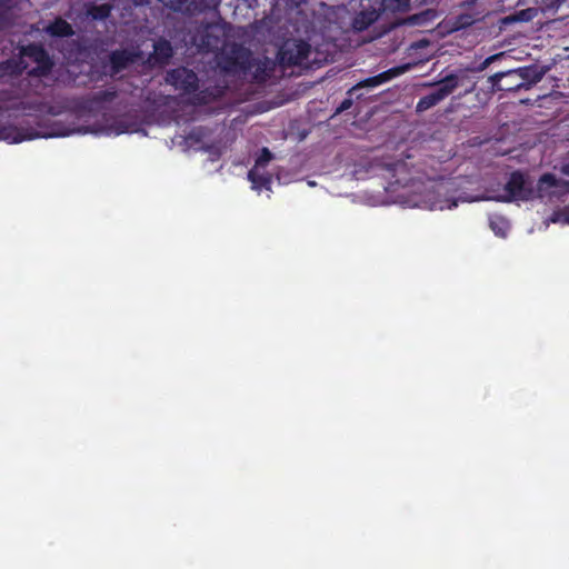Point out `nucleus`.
Masks as SVG:
<instances>
[{
	"instance_id": "obj_33",
	"label": "nucleus",
	"mask_w": 569,
	"mask_h": 569,
	"mask_svg": "<svg viewBox=\"0 0 569 569\" xmlns=\"http://www.w3.org/2000/svg\"><path fill=\"white\" fill-rule=\"evenodd\" d=\"M456 206H457V202L452 201V203L448 208L450 209V208L456 207Z\"/></svg>"
},
{
	"instance_id": "obj_22",
	"label": "nucleus",
	"mask_w": 569,
	"mask_h": 569,
	"mask_svg": "<svg viewBox=\"0 0 569 569\" xmlns=\"http://www.w3.org/2000/svg\"><path fill=\"white\" fill-rule=\"evenodd\" d=\"M112 7L108 3L94 4L89 10V16L94 20H104L111 13Z\"/></svg>"
},
{
	"instance_id": "obj_15",
	"label": "nucleus",
	"mask_w": 569,
	"mask_h": 569,
	"mask_svg": "<svg viewBox=\"0 0 569 569\" xmlns=\"http://www.w3.org/2000/svg\"><path fill=\"white\" fill-rule=\"evenodd\" d=\"M274 71V62L268 58L263 60H256L253 58L251 71H249L252 76V81L254 83L261 84L267 82Z\"/></svg>"
},
{
	"instance_id": "obj_5",
	"label": "nucleus",
	"mask_w": 569,
	"mask_h": 569,
	"mask_svg": "<svg viewBox=\"0 0 569 569\" xmlns=\"http://www.w3.org/2000/svg\"><path fill=\"white\" fill-rule=\"evenodd\" d=\"M409 69H410L409 64L397 66V67L390 68L377 76L369 77V78L358 82L357 84H355L352 88H350L347 91L348 97L345 98L340 102V104L337 107L336 114L347 111L348 109H350L352 107V104H353L352 96L356 94L358 90H360L362 88L379 87L380 84L386 83V82L392 80L393 78H397V77L403 74Z\"/></svg>"
},
{
	"instance_id": "obj_21",
	"label": "nucleus",
	"mask_w": 569,
	"mask_h": 569,
	"mask_svg": "<svg viewBox=\"0 0 569 569\" xmlns=\"http://www.w3.org/2000/svg\"><path fill=\"white\" fill-rule=\"evenodd\" d=\"M489 224L495 234L499 237H506L510 229L509 221L502 216L491 217Z\"/></svg>"
},
{
	"instance_id": "obj_32",
	"label": "nucleus",
	"mask_w": 569,
	"mask_h": 569,
	"mask_svg": "<svg viewBox=\"0 0 569 569\" xmlns=\"http://www.w3.org/2000/svg\"><path fill=\"white\" fill-rule=\"evenodd\" d=\"M147 1H148V0H134V3H136V4H141V3L147 2Z\"/></svg>"
},
{
	"instance_id": "obj_26",
	"label": "nucleus",
	"mask_w": 569,
	"mask_h": 569,
	"mask_svg": "<svg viewBox=\"0 0 569 569\" xmlns=\"http://www.w3.org/2000/svg\"><path fill=\"white\" fill-rule=\"evenodd\" d=\"M272 157L273 156L268 148H262L260 154L256 159V166H254L256 168L254 169H257L259 167H266L268 164V162L272 159Z\"/></svg>"
},
{
	"instance_id": "obj_27",
	"label": "nucleus",
	"mask_w": 569,
	"mask_h": 569,
	"mask_svg": "<svg viewBox=\"0 0 569 569\" xmlns=\"http://www.w3.org/2000/svg\"><path fill=\"white\" fill-rule=\"evenodd\" d=\"M499 57H500V54L490 56V57L486 58L483 61H481L478 66L471 67L468 70L473 71V72L483 71L491 64V62L493 60L498 59Z\"/></svg>"
},
{
	"instance_id": "obj_29",
	"label": "nucleus",
	"mask_w": 569,
	"mask_h": 569,
	"mask_svg": "<svg viewBox=\"0 0 569 569\" xmlns=\"http://www.w3.org/2000/svg\"><path fill=\"white\" fill-rule=\"evenodd\" d=\"M476 2H477V0H465V1L460 2L459 6L461 8L469 9V8L473 7Z\"/></svg>"
},
{
	"instance_id": "obj_30",
	"label": "nucleus",
	"mask_w": 569,
	"mask_h": 569,
	"mask_svg": "<svg viewBox=\"0 0 569 569\" xmlns=\"http://www.w3.org/2000/svg\"><path fill=\"white\" fill-rule=\"evenodd\" d=\"M2 97H0V100H9V97H6V92L0 93Z\"/></svg>"
},
{
	"instance_id": "obj_28",
	"label": "nucleus",
	"mask_w": 569,
	"mask_h": 569,
	"mask_svg": "<svg viewBox=\"0 0 569 569\" xmlns=\"http://www.w3.org/2000/svg\"><path fill=\"white\" fill-rule=\"evenodd\" d=\"M569 193V181L566 188H552L550 199L548 201L559 200L562 196Z\"/></svg>"
},
{
	"instance_id": "obj_8",
	"label": "nucleus",
	"mask_w": 569,
	"mask_h": 569,
	"mask_svg": "<svg viewBox=\"0 0 569 569\" xmlns=\"http://www.w3.org/2000/svg\"><path fill=\"white\" fill-rule=\"evenodd\" d=\"M20 53L37 63L34 68L28 71L31 77H46L53 68V61L49 53L40 43H29L21 48Z\"/></svg>"
},
{
	"instance_id": "obj_7",
	"label": "nucleus",
	"mask_w": 569,
	"mask_h": 569,
	"mask_svg": "<svg viewBox=\"0 0 569 569\" xmlns=\"http://www.w3.org/2000/svg\"><path fill=\"white\" fill-rule=\"evenodd\" d=\"M458 86L459 79L457 74L451 73L446 76L441 81H439L438 87L433 91L419 99L416 106V111L419 113L425 112L437 106L451 94Z\"/></svg>"
},
{
	"instance_id": "obj_18",
	"label": "nucleus",
	"mask_w": 569,
	"mask_h": 569,
	"mask_svg": "<svg viewBox=\"0 0 569 569\" xmlns=\"http://www.w3.org/2000/svg\"><path fill=\"white\" fill-rule=\"evenodd\" d=\"M46 32L51 37L64 38L73 34V29L69 22L62 18H56L46 27Z\"/></svg>"
},
{
	"instance_id": "obj_25",
	"label": "nucleus",
	"mask_w": 569,
	"mask_h": 569,
	"mask_svg": "<svg viewBox=\"0 0 569 569\" xmlns=\"http://www.w3.org/2000/svg\"><path fill=\"white\" fill-rule=\"evenodd\" d=\"M382 3L391 11H405L409 7V0H382Z\"/></svg>"
},
{
	"instance_id": "obj_1",
	"label": "nucleus",
	"mask_w": 569,
	"mask_h": 569,
	"mask_svg": "<svg viewBox=\"0 0 569 569\" xmlns=\"http://www.w3.org/2000/svg\"><path fill=\"white\" fill-rule=\"evenodd\" d=\"M545 76V71L532 64L518 69L497 72L489 77L488 81L492 91L516 92L521 89L529 90Z\"/></svg>"
},
{
	"instance_id": "obj_10",
	"label": "nucleus",
	"mask_w": 569,
	"mask_h": 569,
	"mask_svg": "<svg viewBox=\"0 0 569 569\" xmlns=\"http://www.w3.org/2000/svg\"><path fill=\"white\" fill-rule=\"evenodd\" d=\"M166 81L181 91L183 94L191 96L199 89L198 74L186 67H180L168 71Z\"/></svg>"
},
{
	"instance_id": "obj_12",
	"label": "nucleus",
	"mask_w": 569,
	"mask_h": 569,
	"mask_svg": "<svg viewBox=\"0 0 569 569\" xmlns=\"http://www.w3.org/2000/svg\"><path fill=\"white\" fill-rule=\"evenodd\" d=\"M40 137L39 132L31 127H19L13 124L0 126V140L9 143H20Z\"/></svg>"
},
{
	"instance_id": "obj_34",
	"label": "nucleus",
	"mask_w": 569,
	"mask_h": 569,
	"mask_svg": "<svg viewBox=\"0 0 569 569\" xmlns=\"http://www.w3.org/2000/svg\"><path fill=\"white\" fill-rule=\"evenodd\" d=\"M2 18V16L0 14V19Z\"/></svg>"
},
{
	"instance_id": "obj_14",
	"label": "nucleus",
	"mask_w": 569,
	"mask_h": 569,
	"mask_svg": "<svg viewBox=\"0 0 569 569\" xmlns=\"http://www.w3.org/2000/svg\"><path fill=\"white\" fill-rule=\"evenodd\" d=\"M567 186L568 181L558 179L553 173H543L535 187L536 198L548 200L550 199L552 188H566Z\"/></svg>"
},
{
	"instance_id": "obj_11",
	"label": "nucleus",
	"mask_w": 569,
	"mask_h": 569,
	"mask_svg": "<svg viewBox=\"0 0 569 569\" xmlns=\"http://www.w3.org/2000/svg\"><path fill=\"white\" fill-rule=\"evenodd\" d=\"M140 58V52L134 49H116L109 54L110 76H116L136 63Z\"/></svg>"
},
{
	"instance_id": "obj_3",
	"label": "nucleus",
	"mask_w": 569,
	"mask_h": 569,
	"mask_svg": "<svg viewBox=\"0 0 569 569\" xmlns=\"http://www.w3.org/2000/svg\"><path fill=\"white\" fill-rule=\"evenodd\" d=\"M252 52L242 44L232 43L224 47L217 54V62L220 69L227 73L247 74L252 68Z\"/></svg>"
},
{
	"instance_id": "obj_23",
	"label": "nucleus",
	"mask_w": 569,
	"mask_h": 569,
	"mask_svg": "<svg viewBox=\"0 0 569 569\" xmlns=\"http://www.w3.org/2000/svg\"><path fill=\"white\" fill-rule=\"evenodd\" d=\"M220 0H190V10L204 11L218 7Z\"/></svg>"
},
{
	"instance_id": "obj_6",
	"label": "nucleus",
	"mask_w": 569,
	"mask_h": 569,
	"mask_svg": "<svg viewBox=\"0 0 569 569\" xmlns=\"http://www.w3.org/2000/svg\"><path fill=\"white\" fill-rule=\"evenodd\" d=\"M311 47L305 40H287L278 50L277 59L281 67L301 66L308 60Z\"/></svg>"
},
{
	"instance_id": "obj_9",
	"label": "nucleus",
	"mask_w": 569,
	"mask_h": 569,
	"mask_svg": "<svg viewBox=\"0 0 569 569\" xmlns=\"http://www.w3.org/2000/svg\"><path fill=\"white\" fill-rule=\"evenodd\" d=\"M118 97L114 87L100 90L73 100V109L78 112H93L101 109L106 103L112 102Z\"/></svg>"
},
{
	"instance_id": "obj_16",
	"label": "nucleus",
	"mask_w": 569,
	"mask_h": 569,
	"mask_svg": "<svg viewBox=\"0 0 569 569\" xmlns=\"http://www.w3.org/2000/svg\"><path fill=\"white\" fill-rule=\"evenodd\" d=\"M173 56V48L170 41L166 39H160L153 44V52L151 58L159 64L164 66L168 64L170 59Z\"/></svg>"
},
{
	"instance_id": "obj_2",
	"label": "nucleus",
	"mask_w": 569,
	"mask_h": 569,
	"mask_svg": "<svg viewBox=\"0 0 569 569\" xmlns=\"http://www.w3.org/2000/svg\"><path fill=\"white\" fill-rule=\"evenodd\" d=\"M227 32L220 22H200L191 34L192 43L201 52H214L226 47Z\"/></svg>"
},
{
	"instance_id": "obj_4",
	"label": "nucleus",
	"mask_w": 569,
	"mask_h": 569,
	"mask_svg": "<svg viewBox=\"0 0 569 569\" xmlns=\"http://www.w3.org/2000/svg\"><path fill=\"white\" fill-rule=\"evenodd\" d=\"M536 199L533 181L520 170L512 171L503 187V193L498 197L502 202L530 201Z\"/></svg>"
},
{
	"instance_id": "obj_17",
	"label": "nucleus",
	"mask_w": 569,
	"mask_h": 569,
	"mask_svg": "<svg viewBox=\"0 0 569 569\" xmlns=\"http://www.w3.org/2000/svg\"><path fill=\"white\" fill-rule=\"evenodd\" d=\"M26 64L22 60L7 59L0 62V80L17 78L22 74Z\"/></svg>"
},
{
	"instance_id": "obj_20",
	"label": "nucleus",
	"mask_w": 569,
	"mask_h": 569,
	"mask_svg": "<svg viewBox=\"0 0 569 569\" xmlns=\"http://www.w3.org/2000/svg\"><path fill=\"white\" fill-rule=\"evenodd\" d=\"M480 12H462L455 17L453 28L456 30L465 29L480 20Z\"/></svg>"
},
{
	"instance_id": "obj_19",
	"label": "nucleus",
	"mask_w": 569,
	"mask_h": 569,
	"mask_svg": "<svg viewBox=\"0 0 569 569\" xmlns=\"http://www.w3.org/2000/svg\"><path fill=\"white\" fill-rule=\"evenodd\" d=\"M248 179L252 183V188L258 191L271 188V177L266 173H259L257 169L249 170Z\"/></svg>"
},
{
	"instance_id": "obj_24",
	"label": "nucleus",
	"mask_w": 569,
	"mask_h": 569,
	"mask_svg": "<svg viewBox=\"0 0 569 569\" xmlns=\"http://www.w3.org/2000/svg\"><path fill=\"white\" fill-rule=\"evenodd\" d=\"M173 11H190V0H159Z\"/></svg>"
},
{
	"instance_id": "obj_31",
	"label": "nucleus",
	"mask_w": 569,
	"mask_h": 569,
	"mask_svg": "<svg viewBox=\"0 0 569 569\" xmlns=\"http://www.w3.org/2000/svg\"><path fill=\"white\" fill-rule=\"evenodd\" d=\"M506 80L507 81L503 84L512 83L513 81H516L515 78H510V79H506Z\"/></svg>"
},
{
	"instance_id": "obj_13",
	"label": "nucleus",
	"mask_w": 569,
	"mask_h": 569,
	"mask_svg": "<svg viewBox=\"0 0 569 569\" xmlns=\"http://www.w3.org/2000/svg\"><path fill=\"white\" fill-rule=\"evenodd\" d=\"M226 93V88L219 84L198 89L189 97V103L196 107L210 104L221 99Z\"/></svg>"
}]
</instances>
